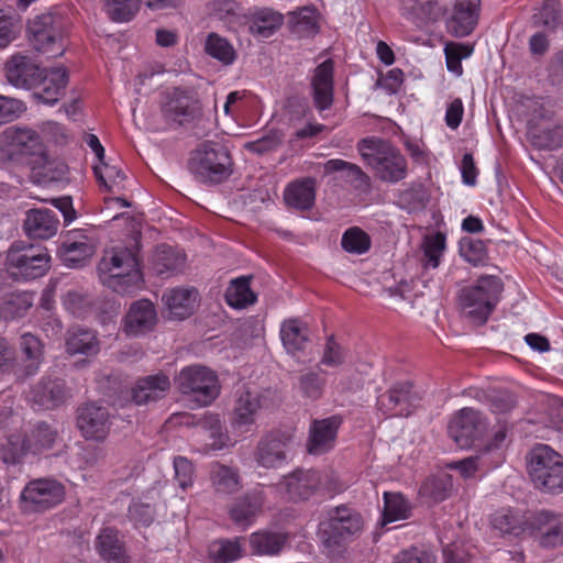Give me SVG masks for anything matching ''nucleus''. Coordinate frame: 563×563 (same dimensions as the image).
I'll return each instance as SVG.
<instances>
[{
	"mask_svg": "<svg viewBox=\"0 0 563 563\" xmlns=\"http://www.w3.org/2000/svg\"><path fill=\"white\" fill-rule=\"evenodd\" d=\"M98 272L102 284L121 295L134 292L143 283L136 247L107 250L98 265Z\"/></svg>",
	"mask_w": 563,
	"mask_h": 563,
	"instance_id": "f257e3e1",
	"label": "nucleus"
},
{
	"mask_svg": "<svg viewBox=\"0 0 563 563\" xmlns=\"http://www.w3.org/2000/svg\"><path fill=\"white\" fill-rule=\"evenodd\" d=\"M504 285L499 277L485 275L459 294L463 314L473 323L484 324L497 306Z\"/></svg>",
	"mask_w": 563,
	"mask_h": 563,
	"instance_id": "f03ea898",
	"label": "nucleus"
},
{
	"mask_svg": "<svg viewBox=\"0 0 563 563\" xmlns=\"http://www.w3.org/2000/svg\"><path fill=\"white\" fill-rule=\"evenodd\" d=\"M358 151L376 177L386 183H398L407 177L406 157L389 142L379 139L363 140Z\"/></svg>",
	"mask_w": 563,
	"mask_h": 563,
	"instance_id": "7ed1b4c3",
	"label": "nucleus"
},
{
	"mask_svg": "<svg viewBox=\"0 0 563 563\" xmlns=\"http://www.w3.org/2000/svg\"><path fill=\"white\" fill-rule=\"evenodd\" d=\"M188 169L198 181L218 185L232 175L233 161L225 146L205 142L191 153Z\"/></svg>",
	"mask_w": 563,
	"mask_h": 563,
	"instance_id": "20e7f679",
	"label": "nucleus"
},
{
	"mask_svg": "<svg viewBox=\"0 0 563 563\" xmlns=\"http://www.w3.org/2000/svg\"><path fill=\"white\" fill-rule=\"evenodd\" d=\"M1 143L7 147L10 158L25 157V163L32 166L37 174L47 177L49 158L38 133L26 126L7 128L1 135Z\"/></svg>",
	"mask_w": 563,
	"mask_h": 563,
	"instance_id": "39448f33",
	"label": "nucleus"
},
{
	"mask_svg": "<svg viewBox=\"0 0 563 563\" xmlns=\"http://www.w3.org/2000/svg\"><path fill=\"white\" fill-rule=\"evenodd\" d=\"M49 261L51 256L45 247L15 241L7 252V274L16 280H33L46 274Z\"/></svg>",
	"mask_w": 563,
	"mask_h": 563,
	"instance_id": "423d86ee",
	"label": "nucleus"
},
{
	"mask_svg": "<svg viewBox=\"0 0 563 563\" xmlns=\"http://www.w3.org/2000/svg\"><path fill=\"white\" fill-rule=\"evenodd\" d=\"M29 40L32 47L47 58L62 56L64 45V21L53 12L36 14L27 22Z\"/></svg>",
	"mask_w": 563,
	"mask_h": 563,
	"instance_id": "0eeeda50",
	"label": "nucleus"
},
{
	"mask_svg": "<svg viewBox=\"0 0 563 563\" xmlns=\"http://www.w3.org/2000/svg\"><path fill=\"white\" fill-rule=\"evenodd\" d=\"M536 487L547 492L563 490V460L545 444L532 449L528 462Z\"/></svg>",
	"mask_w": 563,
	"mask_h": 563,
	"instance_id": "6e6552de",
	"label": "nucleus"
},
{
	"mask_svg": "<svg viewBox=\"0 0 563 563\" xmlns=\"http://www.w3.org/2000/svg\"><path fill=\"white\" fill-rule=\"evenodd\" d=\"M448 430L450 438L459 448L470 449L487 437L489 421L483 412L465 407L453 415Z\"/></svg>",
	"mask_w": 563,
	"mask_h": 563,
	"instance_id": "1a4fd4ad",
	"label": "nucleus"
},
{
	"mask_svg": "<svg viewBox=\"0 0 563 563\" xmlns=\"http://www.w3.org/2000/svg\"><path fill=\"white\" fill-rule=\"evenodd\" d=\"M163 118L177 125L189 124L200 114L201 107L196 92L189 88L173 87L163 93Z\"/></svg>",
	"mask_w": 563,
	"mask_h": 563,
	"instance_id": "9d476101",
	"label": "nucleus"
},
{
	"mask_svg": "<svg viewBox=\"0 0 563 563\" xmlns=\"http://www.w3.org/2000/svg\"><path fill=\"white\" fill-rule=\"evenodd\" d=\"M65 498V487L53 478L30 481L21 492V504L25 511L43 512L59 505Z\"/></svg>",
	"mask_w": 563,
	"mask_h": 563,
	"instance_id": "9b49d317",
	"label": "nucleus"
},
{
	"mask_svg": "<svg viewBox=\"0 0 563 563\" xmlns=\"http://www.w3.org/2000/svg\"><path fill=\"white\" fill-rule=\"evenodd\" d=\"M113 415L100 401H88L77 409V427L89 441L103 442L111 430Z\"/></svg>",
	"mask_w": 563,
	"mask_h": 563,
	"instance_id": "f8f14e48",
	"label": "nucleus"
},
{
	"mask_svg": "<svg viewBox=\"0 0 563 563\" xmlns=\"http://www.w3.org/2000/svg\"><path fill=\"white\" fill-rule=\"evenodd\" d=\"M291 501L308 500L323 489V478L319 471L297 468L286 475L279 484Z\"/></svg>",
	"mask_w": 563,
	"mask_h": 563,
	"instance_id": "ddd939ff",
	"label": "nucleus"
},
{
	"mask_svg": "<svg viewBox=\"0 0 563 563\" xmlns=\"http://www.w3.org/2000/svg\"><path fill=\"white\" fill-rule=\"evenodd\" d=\"M341 423L342 419L339 416L313 419L309 427L307 452L311 455H323L331 451L335 445Z\"/></svg>",
	"mask_w": 563,
	"mask_h": 563,
	"instance_id": "4468645a",
	"label": "nucleus"
},
{
	"mask_svg": "<svg viewBox=\"0 0 563 563\" xmlns=\"http://www.w3.org/2000/svg\"><path fill=\"white\" fill-rule=\"evenodd\" d=\"M265 503V488L262 485H257L233 501L229 508V516L233 522L249 527L263 512Z\"/></svg>",
	"mask_w": 563,
	"mask_h": 563,
	"instance_id": "2eb2a0df",
	"label": "nucleus"
},
{
	"mask_svg": "<svg viewBox=\"0 0 563 563\" xmlns=\"http://www.w3.org/2000/svg\"><path fill=\"white\" fill-rule=\"evenodd\" d=\"M290 432H271L263 438L256 449L255 459L265 468H277L286 463L287 449L291 442Z\"/></svg>",
	"mask_w": 563,
	"mask_h": 563,
	"instance_id": "dca6fc26",
	"label": "nucleus"
},
{
	"mask_svg": "<svg viewBox=\"0 0 563 563\" xmlns=\"http://www.w3.org/2000/svg\"><path fill=\"white\" fill-rule=\"evenodd\" d=\"M68 82V73L65 67H54L49 70H42L33 90V97L37 102L54 106L63 96Z\"/></svg>",
	"mask_w": 563,
	"mask_h": 563,
	"instance_id": "f3484780",
	"label": "nucleus"
},
{
	"mask_svg": "<svg viewBox=\"0 0 563 563\" xmlns=\"http://www.w3.org/2000/svg\"><path fill=\"white\" fill-rule=\"evenodd\" d=\"M19 349L21 358L14 368V375L19 382H24L38 373L43 363L44 346L36 335L26 332L19 339Z\"/></svg>",
	"mask_w": 563,
	"mask_h": 563,
	"instance_id": "a211bd4d",
	"label": "nucleus"
},
{
	"mask_svg": "<svg viewBox=\"0 0 563 563\" xmlns=\"http://www.w3.org/2000/svg\"><path fill=\"white\" fill-rule=\"evenodd\" d=\"M271 389H242L234 407L232 424L236 428L252 426L257 412L268 407V398L265 395Z\"/></svg>",
	"mask_w": 563,
	"mask_h": 563,
	"instance_id": "6ab92c4d",
	"label": "nucleus"
},
{
	"mask_svg": "<svg viewBox=\"0 0 563 563\" xmlns=\"http://www.w3.org/2000/svg\"><path fill=\"white\" fill-rule=\"evenodd\" d=\"M157 321L155 306L148 299L133 302L124 317L123 330L128 336L139 338L151 332Z\"/></svg>",
	"mask_w": 563,
	"mask_h": 563,
	"instance_id": "aec40b11",
	"label": "nucleus"
},
{
	"mask_svg": "<svg viewBox=\"0 0 563 563\" xmlns=\"http://www.w3.org/2000/svg\"><path fill=\"white\" fill-rule=\"evenodd\" d=\"M5 78L8 82L19 89L30 90L36 84L42 68L32 57L23 54L11 56L5 63Z\"/></svg>",
	"mask_w": 563,
	"mask_h": 563,
	"instance_id": "412c9836",
	"label": "nucleus"
},
{
	"mask_svg": "<svg viewBox=\"0 0 563 563\" xmlns=\"http://www.w3.org/2000/svg\"><path fill=\"white\" fill-rule=\"evenodd\" d=\"M208 478L213 494L218 497L232 496L243 486L240 470L219 461L209 464Z\"/></svg>",
	"mask_w": 563,
	"mask_h": 563,
	"instance_id": "4be33fe9",
	"label": "nucleus"
},
{
	"mask_svg": "<svg viewBox=\"0 0 563 563\" xmlns=\"http://www.w3.org/2000/svg\"><path fill=\"white\" fill-rule=\"evenodd\" d=\"M481 0H453V8L448 20L449 31L457 37L473 32L478 20Z\"/></svg>",
	"mask_w": 563,
	"mask_h": 563,
	"instance_id": "5701e85b",
	"label": "nucleus"
},
{
	"mask_svg": "<svg viewBox=\"0 0 563 563\" xmlns=\"http://www.w3.org/2000/svg\"><path fill=\"white\" fill-rule=\"evenodd\" d=\"M334 63L331 58L319 64L311 78L313 103L319 111L329 109L333 103Z\"/></svg>",
	"mask_w": 563,
	"mask_h": 563,
	"instance_id": "b1692460",
	"label": "nucleus"
},
{
	"mask_svg": "<svg viewBox=\"0 0 563 563\" xmlns=\"http://www.w3.org/2000/svg\"><path fill=\"white\" fill-rule=\"evenodd\" d=\"M352 531V509L342 505L330 512L328 521L320 523V533L329 547L341 545Z\"/></svg>",
	"mask_w": 563,
	"mask_h": 563,
	"instance_id": "393cba45",
	"label": "nucleus"
},
{
	"mask_svg": "<svg viewBox=\"0 0 563 563\" xmlns=\"http://www.w3.org/2000/svg\"><path fill=\"white\" fill-rule=\"evenodd\" d=\"M95 545L100 558L107 563H130L123 537L115 528H103L97 536Z\"/></svg>",
	"mask_w": 563,
	"mask_h": 563,
	"instance_id": "a878e982",
	"label": "nucleus"
},
{
	"mask_svg": "<svg viewBox=\"0 0 563 563\" xmlns=\"http://www.w3.org/2000/svg\"><path fill=\"white\" fill-rule=\"evenodd\" d=\"M58 223L54 210L46 208L31 209L26 212L23 230L31 239L47 240L56 234Z\"/></svg>",
	"mask_w": 563,
	"mask_h": 563,
	"instance_id": "bb28decb",
	"label": "nucleus"
},
{
	"mask_svg": "<svg viewBox=\"0 0 563 563\" xmlns=\"http://www.w3.org/2000/svg\"><path fill=\"white\" fill-rule=\"evenodd\" d=\"M198 291L195 288H174L163 295L169 318L184 320L194 311Z\"/></svg>",
	"mask_w": 563,
	"mask_h": 563,
	"instance_id": "cd10ccee",
	"label": "nucleus"
},
{
	"mask_svg": "<svg viewBox=\"0 0 563 563\" xmlns=\"http://www.w3.org/2000/svg\"><path fill=\"white\" fill-rule=\"evenodd\" d=\"M285 203L297 210H310L316 201V180L306 177L295 180L284 190Z\"/></svg>",
	"mask_w": 563,
	"mask_h": 563,
	"instance_id": "c85d7f7f",
	"label": "nucleus"
},
{
	"mask_svg": "<svg viewBox=\"0 0 563 563\" xmlns=\"http://www.w3.org/2000/svg\"><path fill=\"white\" fill-rule=\"evenodd\" d=\"M443 11L440 0H401L400 2L401 14L418 25L435 21Z\"/></svg>",
	"mask_w": 563,
	"mask_h": 563,
	"instance_id": "c756f323",
	"label": "nucleus"
},
{
	"mask_svg": "<svg viewBox=\"0 0 563 563\" xmlns=\"http://www.w3.org/2000/svg\"><path fill=\"white\" fill-rule=\"evenodd\" d=\"M177 387H218V374L202 364H192L180 369L175 377Z\"/></svg>",
	"mask_w": 563,
	"mask_h": 563,
	"instance_id": "7c9ffc66",
	"label": "nucleus"
},
{
	"mask_svg": "<svg viewBox=\"0 0 563 563\" xmlns=\"http://www.w3.org/2000/svg\"><path fill=\"white\" fill-rule=\"evenodd\" d=\"M93 244L84 235H81L79 240H76L74 235H68L60 246L63 262L70 268L81 266L82 263L93 254Z\"/></svg>",
	"mask_w": 563,
	"mask_h": 563,
	"instance_id": "2f4dec72",
	"label": "nucleus"
},
{
	"mask_svg": "<svg viewBox=\"0 0 563 563\" xmlns=\"http://www.w3.org/2000/svg\"><path fill=\"white\" fill-rule=\"evenodd\" d=\"M283 14L269 8L255 9L250 18V32L261 38L271 37L283 24Z\"/></svg>",
	"mask_w": 563,
	"mask_h": 563,
	"instance_id": "473e14b6",
	"label": "nucleus"
},
{
	"mask_svg": "<svg viewBox=\"0 0 563 563\" xmlns=\"http://www.w3.org/2000/svg\"><path fill=\"white\" fill-rule=\"evenodd\" d=\"M251 276H241L231 280L224 294L229 307L240 310L256 302L257 295L251 288Z\"/></svg>",
	"mask_w": 563,
	"mask_h": 563,
	"instance_id": "72a5a7b5",
	"label": "nucleus"
},
{
	"mask_svg": "<svg viewBox=\"0 0 563 563\" xmlns=\"http://www.w3.org/2000/svg\"><path fill=\"white\" fill-rule=\"evenodd\" d=\"M411 389H380L377 405L390 416H408L411 412Z\"/></svg>",
	"mask_w": 563,
	"mask_h": 563,
	"instance_id": "f704fd0d",
	"label": "nucleus"
},
{
	"mask_svg": "<svg viewBox=\"0 0 563 563\" xmlns=\"http://www.w3.org/2000/svg\"><path fill=\"white\" fill-rule=\"evenodd\" d=\"M249 542L254 554L275 555L286 544L287 536L278 531L258 530L250 536Z\"/></svg>",
	"mask_w": 563,
	"mask_h": 563,
	"instance_id": "c9c22d12",
	"label": "nucleus"
},
{
	"mask_svg": "<svg viewBox=\"0 0 563 563\" xmlns=\"http://www.w3.org/2000/svg\"><path fill=\"white\" fill-rule=\"evenodd\" d=\"M186 256L173 246L161 244L153 255V267L161 276H169L178 272L185 264Z\"/></svg>",
	"mask_w": 563,
	"mask_h": 563,
	"instance_id": "e433bc0d",
	"label": "nucleus"
},
{
	"mask_svg": "<svg viewBox=\"0 0 563 563\" xmlns=\"http://www.w3.org/2000/svg\"><path fill=\"white\" fill-rule=\"evenodd\" d=\"M279 335L287 353L296 355L305 347L308 330L299 319H288L282 323Z\"/></svg>",
	"mask_w": 563,
	"mask_h": 563,
	"instance_id": "4c0bfd02",
	"label": "nucleus"
},
{
	"mask_svg": "<svg viewBox=\"0 0 563 563\" xmlns=\"http://www.w3.org/2000/svg\"><path fill=\"white\" fill-rule=\"evenodd\" d=\"M490 525L500 534L519 536L527 526V520L511 508H501L493 514Z\"/></svg>",
	"mask_w": 563,
	"mask_h": 563,
	"instance_id": "58836bf2",
	"label": "nucleus"
},
{
	"mask_svg": "<svg viewBox=\"0 0 563 563\" xmlns=\"http://www.w3.org/2000/svg\"><path fill=\"white\" fill-rule=\"evenodd\" d=\"M205 53L222 66L233 65L238 57L232 43L214 32L209 33L206 37Z\"/></svg>",
	"mask_w": 563,
	"mask_h": 563,
	"instance_id": "ea45409f",
	"label": "nucleus"
},
{
	"mask_svg": "<svg viewBox=\"0 0 563 563\" xmlns=\"http://www.w3.org/2000/svg\"><path fill=\"white\" fill-rule=\"evenodd\" d=\"M33 305V294L29 291H9L0 297V316L4 319L22 317Z\"/></svg>",
	"mask_w": 563,
	"mask_h": 563,
	"instance_id": "a19ab883",
	"label": "nucleus"
},
{
	"mask_svg": "<svg viewBox=\"0 0 563 563\" xmlns=\"http://www.w3.org/2000/svg\"><path fill=\"white\" fill-rule=\"evenodd\" d=\"M68 398L66 389H29L26 393V400L35 411L56 409Z\"/></svg>",
	"mask_w": 563,
	"mask_h": 563,
	"instance_id": "79ce46f5",
	"label": "nucleus"
},
{
	"mask_svg": "<svg viewBox=\"0 0 563 563\" xmlns=\"http://www.w3.org/2000/svg\"><path fill=\"white\" fill-rule=\"evenodd\" d=\"M66 350L71 355H96L99 351V342L96 332L89 329H76L66 340Z\"/></svg>",
	"mask_w": 563,
	"mask_h": 563,
	"instance_id": "37998d69",
	"label": "nucleus"
},
{
	"mask_svg": "<svg viewBox=\"0 0 563 563\" xmlns=\"http://www.w3.org/2000/svg\"><path fill=\"white\" fill-rule=\"evenodd\" d=\"M57 435V430L51 424L47 422H38L32 428L30 433L24 434V438H26L30 443L31 453L38 454L52 449L56 442Z\"/></svg>",
	"mask_w": 563,
	"mask_h": 563,
	"instance_id": "c03bdc74",
	"label": "nucleus"
},
{
	"mask_svg": "<svg viewBox=\"0 0 563 563\" xmlns=\"http://www.w3.org/2000/svg\"><path fill=\"white\" fill-rule=\"evenodd\" d=\"M383 525L409 518L411 507L409 501L398 493L384 494Z\"/></svg>",
	"mask_w": 563,
	"mask_h": 563,
	"instance_id": "a18cd8bd",
	"label": "nucleus"
},
{
	"mask_svg": "<svg viewBox=\"0 0 563 563\" xmlns=\"http://www.w3.org/2000/svg\"><path fill=\"white\" fill-rule=\"evenodd\" d=\"M31 453L30 443L24 434H10L0 448V457L5 464H16Z\"/></svg>",
	"mask_w": 563,
	"mask_h": 563,
	"instance_id": "49530a36",
	"label": "nucleus"
},
{
	"mask_svg": "<svg viewBox=\"0 0 563 563\" xmlns=\"http://www.w3.org/2000/svg\"><path fill=\"white\" fill-rule=\"evenodd\" d=\"M452 486L451 475L441 474L426 479L419 489V494L433 501H441L449 496Z\"/></svg>",
	"mask_w": 563,
	"mask_h": 563,
	"instance_id": "de8ad7c7",
	"label": "nucleus"
},
{
	"mask_svg": "<svg viewBox=\"0 0 563 563\" xmlns=\"http://www.w3.org/2000/svg\"><path fill=\"white\" fill-rule=\"evenodd\" d=\"M242 555L238 540H219L209 547V558L212 563H231Z\"/></svg>",
	"mask_w": 563,
	"mask_h": 563,
	"instance_id": "09e8293b",
	"label": "nucleus"
},
{
	"mask_svg": "<svg viewBox=\"0 0 563 563\" xmlns=\"http://www.w3.org/2000/svg\"><path fill=\"white\" fill-rule=\"evenodd\" d=\"M93 174L99 184L109 191L122 187L125 179V175L119 166L106 164L103 161L93 165Z\"/></svg>",
	"mask_w": 563,
	"mask_h": 563,
	"instance_id": "8fccbe9b",
	"label": "nucleus"
},
{
	"mask_svg": "<svg viewBox=\"0 0 563 563\" xmlns=\"http://www.w3.org/2000/svg\"><path fill=\"white\" fill-rule=\"evenodd\" d=\"M541 518L545 520L548 527L540 536V543L545 548H555L563 543V518L553 516L549 512H542Z\"/></svg>",
	"mask_w": 563,
	"mask_h": 563,
	"instance_id": "3c124183",
	"label": "nucleus"
},
{
	"mask_svg": "<svg viewBox=\"0 0 563 563\" xmlns=\"http://www.w3.org/2000/svg\"><path fill=\"white\" fill-rule=\"evenodd\" d=\"M142 0H106V12L114 22H128L137 12Z\"/></svg>",
	"mask_w": 563,
	"mask_h": 563,
	"instance_id": "603ef678",
	"label": "nucleus"
},
{
	"mask_svg": "<svg viewBox=\"0 0 563 563\" xmlns=\"http://www.w3.org/2000/svg\"><path fill=\"white\" fill-rule=\"evenodd\" d=\"M20 18L12 7L0 9V48L7 47L16 36Z\"/></svg>",
	"mask_w": 563,
	"mask_h": 563,
	"instance_id": "864d4df0",
	"label": "nucleus"
},
{
	"mask_svg": "<svg viewBox=\"0 0 563 563\" xmlns=\"http://www.w3.org/2000/svg\"><path fill=\"white\" fill-rule=\"evenodd\" d=\"M422 250L427 258L424 266L437 268L445 250V235L441 232L427 235L423 240Z\"/></svg>",
	"mask_w": 563,
	"mask_h": 563,
	"instance_id": "5fc2aeb1",
	"label": "nucleus"
},
{
	"mask_svg": "<svg viewBox=\"0 0 563 563\" xmlns=\"http://www.w3.org/2000/svg\"><path fill=\"white\" fill-rule=\"evenodd\" d=\"M531 135L536 145L545 150H558L563 145V124L551 129L532 130Z\"/></svg>",
	"mask_w": 563,
	"mask_h": 563,
	"instance_id": "6e6d98bb",
	"label": "nucleus"
},
{
	"mask_svg": "<svg viewBox=\"0 0 563 563\" xmlns=\"http://www.w3.org/2000/svg\"><path fill=\"white\" fill-rule=\"evenodd\" d=\"M400 202L409 212L422 210L427 207L430 196L427 189L418 184L412 185L400 194Z\"/></svg>",
	"mask_w": 563,
	"mask_h": 563,
	"instance_id": "4d7b16f0",
	"label": "nucleus"
},
{
	"mask_svg": "<svg viewBox=\"0 0 563 563\" xmlns=\"http://www.w3.org/2000/svg\"><path fill=\"white\" fill-rule=\"evenodd\" d=\"M534 24L549 30H555L561 24L560 5L554 0H548L533 15Z\"/></svg>",
	"mask_w": 563,
	"mask_h": 563,
	"instance_id": "13d9d810",
	"label": "nucleus"
},
{
	"mask_svg": "<svg viewBox=\"0 0 563 563\" xmlns=\"http://www.w3.org/2000/svg\"><path fill=\"white\" fill-rule=\"evenodd\" d=\"M154 507L150 503L133 500L128 509L129 519L135 527H148L154 521Z\"/></svg>",
	"mask_w": 563,
	"mask_h": 563,
	"instance_id": "bf43d9fd",
	"label": "nucleus"
},
{
	"mask_svg": "<svg viewBox=\"0 0 563 563\" xmlns=\"http://www.w3.org/2000/svg\"><path fill=\"white\" fill-rule=\"evenodd\" d=\"M173 464L178 486L184 490L191 487L195 479L194 464L185 456H176Z\"/></svg>",
	"mask_w": 563,
	"mask_h": 563,
	"instance_id": "052dcab7",
	"label": "nucleus"
},
{
	"mask_svg": "<svg viewBox=\"0 0 563 563\" xmlns=\"http://www.w3.org/2000/svg\"><path fill=\"white\" fill-rule=\"evenodd\" d=\"M461 255L470 263L477 265L486 257V246L481 240L465 238L460 244Z\"/></svg>",
	"mask_w": 563,
	"mask_h": 563,
	"instance_id": "680f3d73",
	"label": "nucleus"
},
{
	"mask_svg": "<svg viewBox=\"0 0 563 563\" xmlns=\"http://www.w3.org/2000/svg\"><path fill=\"white\" fill-rule=\"evenodd\" d=\"M220 389H185L183 400L191 409L209 406L219 396Z\"/></svg>",
	"mask_w": 563,
	"mask_h": 563,
	"instance_id": "e2e57ef3",
	"label": "nucleus"
},
{
	"mask_svg": "<svg viewBox=\"0 0 563 563\" xmlns=\"http://www.w3.org/2000/svg\"><path fill=\"white\" fill-rule=\"evenodd\" d=\"M25 111L21 100L0 95V126L18 119Z\"/></svg>",
	"mask_w": 563,
	"mask_h": 563,
	"instance_id": "0e129e2a",
	"label": "nucleus"
},
{
	"mask_svg": "<svg viewBox=\"0 0 563 563\" xmlns=\"http://www.w3.org/2000/svg\"><path fill=\"white\" fill-rule=\"evenodd\" d=\"M394 563H437V559L429 551L411 548L395 555Z\"/></svg>",
	"mask_w": 563,
	"mask_h": 563,
	"instance_id": "69168bd1",
	"label": "nucleus"
},
{
	"mask_svg": "<svg viewBox=\"0 0 563 563\" xmlns=\"http://www.w3.org/2000/svg\"><path fill=\"white\" fill-rule=\"evenodd\" d=\"M489 401L493 411L504 413L515 406V399L508 389H489Z\"/></svg>",
	"mask_w": 563,
	"mask_h": 563,
	"instance_id": "338daca9",
	"label": "nucleus"
},
{
	"mask_svg": "<svg viewBox=\"0 0 563 563\" xmlns=\"http://www.w3.org/2000/svg\"><path fill=\"white\" fill-rule=\"evenodd\" d=\"M296 24L305 32L314 34L318 32V12L314 8H301L295 15Z\"/></svg>",
	"mask_w": 563,
	"mask_h": 563,
	"instance_id": "774afa93",
	"label": "nucleus"
}]
</instances>
